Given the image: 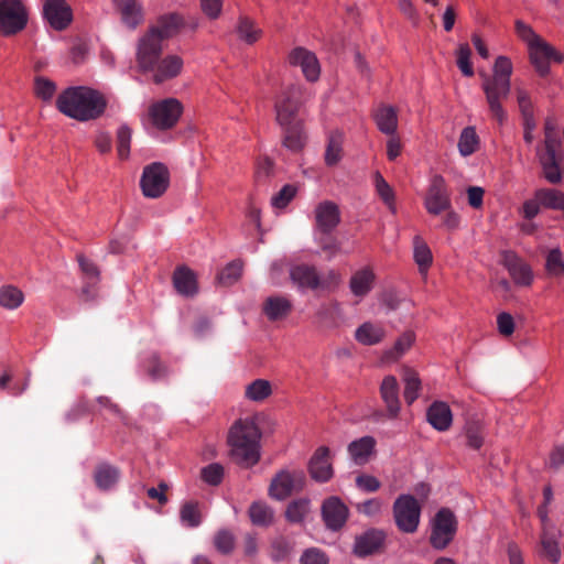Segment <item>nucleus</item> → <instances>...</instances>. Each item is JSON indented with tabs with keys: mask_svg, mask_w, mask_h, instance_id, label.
<instances>
[{
	"mask_svg": "<svg viewBox=\"0 0 564 564\" xmlns=\"http://www.w3.org/2000/svg\"><path fill=\"white\" fill-rule=\"evenodd\" d=\"M121 22L129 29H137L144 21L143 6L139 0H112Z\"/></svg>",
	"mask_w": 564,
	"mask_h": 564,
	"instance_id": "nucleus-21",
	"label": "nucleus"
},
{
	"mask_svg": "<svg viewBox=\"0 0 564 564\" xmlns=\"http://www.w3.org/2000/svg\"><path fill=\"white\" fill-rule=\"evenodd\" d=\"M452 206L451 193L443 176L434 175L424 196V207L431 216H440Z\"/></svg>",
	"mask_w": 564,
	"mask_h": 564,
	"instance_id": "nucleus-12",
	"label": "nucleus"
},
{
	"mask_svg": "<svg viewBox=\"0 0 564 564\" xmlns=\"http://www.w3.org/2000/svg\"><path fill=\"white\" fill-rule=\"evenodd\" d=\"M163 46H155L153 42H143L137 45L135 61L139 69L150 74L155 84H162L181 75L184 59L177 54L162 56Z\"/></svg>",
	"mask_w": 564,
	"mask_h": 564,
	"instance_id": "nucleus-4",
	"label": "nucleus"
},
{
	"mask_svg": "<svg viewBox=\"0 0 564 564\" xmlns=\"http://www.w3.org/2000/svg\"><path fill=\"white\" fill-rule=\"evenodd\" d=\"M273 172V162L267 158H259L256 163V178L265 181Z\"/></svg>",
	"mask_w": 564,
	"mask_h": 564,
	"instance_id": "nucleus-63",
	"label": "nucleus"
},
{
	"mask_svg": "<svg viewBox=\"0 0 564 564\" xmlns=\"http://www.w3.org/2000/svg\"><path fill=\"white\" fill-rule=\"evenodd\" d=\"M535 197L542 207L564 210V193L554 188H541L535 192Z\"/></svg>",
	"mask_w": 564,
	"mask_h": 564,
	"instance_id": "nucleus-43",
	"label": "nucleus"
},
{
	"mask_svg": "<svg viewBox=\"0 0 564 564\" xmlns=\"http://www.w3.org/2000/svg\"><path fill=\"white\" fill-rule=\"evenodd\" d=\"M236 31L239 40L249 45L254 44L262 36V30L253 20L246 17H242L238 20Z\"/></svg>",
	"mask_w": 564,
	"mask_h": 564,
	"instance_id": "nucleus-38",
	"label": "nucleus"
},
{
	"mask_svg": "<svg viewBox=\"0 0 564 564\" xmlns=\"http://www.w3.org/2000/svg\"><path fill=\"white\" fill-rule=\"evenodd\" d=\"M384 540L381 531L371 530L356 539L355 553L359 556L369 555L380 549Z\"/></svg>",
	"mask_w": 564,
	"mask_h": 564,
	"instance_id": "nucleus-33",
	"label": "nucleus"
},
{
	"mask_svg": "<svg viewBox=\"0 0 564 564\" xmlns=\"http://www.w3.org/2000/svg\"><path fill=\"white\" fill-rule=\"evenodd\" d=\"M288 62L293 67H299L308 82H317L321 76V64L315 53L305 47H295L288 55Z\"/></svg>",
	"mask_w": 564,
	"mask_h": 564,
	"instance_id": "nucleus-15",
	"label": "nucleus"
},
{
	"mask_svg": "<svg viewBox=\"0 0 564 564\" xmlns=\"http://www.w3.org/2000/svg\"><path fill=\"white\" fill-rule=\"evenodd\" d=\"M343 142L344 135L341 132L334 131L329 134L325 151V163L328 166H334L341 160Z\"/></svg>",
	"mask_w": 564,
	"mask_h": 564,
	"instance_id": "nucleus-42",
	"label": "nucleus"
},
{
	"mask_svg": "<svg viewBox=\"0 0 564 564\" xmlns=\"http://www.w3.org/2000/svg\"><path fill=\"white\" fill-rule=\"evenodd\" d=\"M402 379L404 382L403 397L405 402L411 405L420 395L421 380L419 373L409 367L402 369Z\"/></svg>",
	"mask_w": 564,
	"mask_h": 564,
	"instance_id": "nucleus-36",
	"label": "nucleus"
},
{
	"mask_svg": "<svg viewBox=\"0 0 564 564\" xmlns=\"http://www.w3.org/2000/svg\"><path fill=\"white\" fill-rule=\"evenodd\" d=\"M467 445L473 449H479L484 444L482 426L478 423H469L465 430Z\"/></svg>",
	"mask_w": 564,
	"mask_h": 564,
	"instance_id": "nucleus-55",
	"label": "nucleus"
},
{
	"mask_svg": "<svg viewBox=\"0 0 564 564\" xmlns=\"http://www.w3.org/2000/svg\"><path fill=\"white\" fill-rule=\"evenodd\" d=\"M291 310V301L285 296H270L263 303V313L270 321L285 318Z\"/></svg>",
	"mask_w": 564,
	"mask_h": 564,
	"instance_id": "nucleus-34",
	"label": "nucleus"
},
{
	"mask_svg": "<svg viewBox=\"0 0 564 564\" xmlns=\"http://www.w3.org/2000/svg\"><path fill=\"white\" fill-rule=\"evenodd\" d=\"M516 32L517 35L527 43L530 61L541 75H545L549 72L551 59L558 63L563 61V56L538 35L530 25L522 21H517Z\"/></svg>",
	"mask_w": 564,
	"mask_h": 564,
	"instance_id": "nucleus-6",
	"label": "nucleus"
},
{
	"mask_svg": "<svg viewBox=\"0 0 564 564\" xmlns=\"http://www.w3.org/2000/svg\"><path fill=\"white\" fill-rule=\"evenodd\" d=\"M200 477L206 484L217 486L223 480L224 468L216 463L209 464L200 470Z\"/></svg>",
	"mask_w": 564,
	"mask_h": 564,
	"instance_id": "nucleus-54",
	"label": "nucleus"
},
{
	"mask_svg": "<svg viewBox=\"0 0 564 564\" xmlns=\"http://www.w3.org/2000/svg\"><path fill=\"white\" fill-rule=\"evenodd\" d=\"M513 65L508 56L500 55L495 59L492 74L480 73L481 88L488 104L489 112L502 126L507 120V112L502 106L511 90V76Z\"/></svg>",
	"mask_w": 564,
	"mask_h": 564,
	"instance_id": "nucleus-2",
	"label": "nucleus"
},
{
	"mask_svg": "<svg viewBox=\"0 0 564 564\" xmlns=\"http://www.w3.org/2000/svg\"><path fill=\"white\" fill-rule=\"evenodd\" d=\"M387 336L384 326L377 322H365L355 330V339L364 346L380 344Z\"/></svg>",
	"mask_w": 564,
	"mask_h": 564,
	"instance_id": "nucleus-26",
	"label": "nucleus"
},
{
	"mask_svg": "<svg viewBox=\"0 0 564 564\" xmlns=\"http://www.w3.org/2000/svg\"><path fill=\"white\" fill-rule=\"evenodd\" d=\"M249 517L256 525L265 527L273 521V511L264 502L256 501L249 508Z\"/></svg>",
	"mask_w": 564,
	"mask_h": 564,
	"instance_id": "nucleus-46",
	"label": "nucleus"
},
{
	"mask_svg": "<svg viewBox=\"0 0 564 564\" xmlns=\"http://www.w3.org/2000/svg\"><path fill=\"white\" fill-rule=\"evenodd\" d=\"M349 510L338 497H329L322 505V517L330 530H339L347 521Z\"/></svg>",
	"mask_w": 564,
	"mask_h": 564,
	"instance_id": "nucleus-18",
	"label": "nucleus"
},
{
	"mask_svg": "<svg viewBox=\"0 0 564 564\" xmlns=\"http://www.w3.org/2000/svg\"><path fill=\"white\" fill-rule=\"evenodd\" d=\"M308 471L311 477L319 482H326L333 477L330 451L327 446H319L314 452L308 463Z\"/></svg>",
	"mask_w": 564,
	"mask_h": 564,
	"instance_id": "nucleus-19",
	"label": "nucleus"
},
{
	"mask_svg": "<svg viewBox=\"0 0 564 564\" xmlns=\"http://www.w3.org/2000/svg\"><path fill=\"white\" fill-rule=\"evenodd\" d=\"M413 258L419 272L426 275L433 263V254L427 243L420 236L413 238Z\"/></svg>",
	"mask_w": 564,
	"mask_h": 564,
	"instance_id": "nucleus-35",
	"label": "nucleus"
},
{
	"mask_svg": "<svg viewBox=\"0 0 564 564\" xmlns=\"http://www.w3.org/2000/svg\"><path fill=\"white\" fill-rule=\"evenodd\" d=\"M308 94L301 85H290L282 89L274 99L275 120L279 126L305 122L304 105Z\"/></svg>",
	"mask_w": 564,
	"mask_h": 564,
	"instance_id": "nucleus-5",
	"label": "nucleus"
},
{
	"mask_svg": "<svg viewBox=\"0 0 564 564\" xmlns=\"http://www.w3.org/2000/svg\"><path fill=\"white\" fill-rule=\"evenodd\" d=\"M290 278L299 289H317L318 274L313 267L306 264L295 265L290 271Z\"/></svg>",
	"mask_w": 564,
	"mask_h": 564,
	"instance_id": "nucleus-32",
	"label": "nucleus"
},
{
	"mask_svg": "<svg viewBox=\"0 0 564 564\" xmlns=\"http://www.w3.org/2000/svg\"><path fill=\"white\" fill-rule=\"evenodd\" d=\"M183 113V105L176 98H165L150 105L148 109L149 122L159 130L173 128Z\"/></svg>",
	"mask_w": 564,
	"mask_h": 564,
	"instance_id": "nucleus-7",
	"label": "nucleus"
},
{
	"mask_svg": "<svg viewBox=\"0 0 564 564\" xmlns=\"http://www.w3.org/2000/svg\"><path fill=\"white\" fill-rule=\"evenodd\" d=\"M457 521L454 513L446 508L441 509L431 522L430 543L434 549H445L454 539Z\"/></svg>",
	"mask_w": 564,
	"mask_h": 564,
	"instance_id": "nucleus-9",
	"label": "nucleus"
},
{
	"mask_svg": "<svg viewBox=\"0 0 564 564\" xmlns=\"http://www.w3.org/2000/svg\"><path fill=\"white\" fill-rule=\"evenodd\" d=\"M172 280L175 290L183 296H194L198 291L196 274L187 267H177Z\"/></svg>",
	"mask_w": 564,
	"mask_h": 564,
	"instance_id": "nucleus-28",
	"label": "nucleus"
},
{
	"mask_svg": "<svg viewBox=\"0 0 564 564\" xmlns=\"http://www.w3.org/2000/svg\"><path fill=\"white\" fill-rule=\"evenodd\" d=\"M498 330L502 336H511L514 332V321L509 313H500L497 316Z\"/></svg>",
	"mask_w": 564,
	"mask_h": 564,
	"instance_id": "nucleus-64",
	"label": "nucleus"
},
{
	"mask_svg": "<svg viewBox=\"0 0 564 564\" xmlns=\"http://www.w3.org/2000/svg\"><path fill=\"white\" fill-rule=\"evenodd\" d=\"M296 188L292 185H285L281 191L274 195L271 199V204L274 208L282 209L294 198Z\"/></svg>",
	"mask_w": 564,
	"mask_h": 564,
	"instance_id": "nucleus-57",
	"label": "nucleus"
},
{
	"mask_svg": "<svg viewBox=\"0 0 564 564\" xmlns=\"http://www.w3.org/2000/svg\"><path fill=\"white\" fill-rule=\"evenodd\" d=\"M545 270L551 276L564 275V258L558 248L552 249L547 252L545 259Z\"/></svg>",
	"mask_w": 564,
	"mask_h": 564,
	"instance_id": "nucleus-48",
	"label": "nucleus"
},
{
	"mask_svg": "<svg viewBox=\"0 0 564 564\" xmlns=\"http://www.w3.org/2000/svg\"><path fill=\"white\" fill-rule=\"evenodd\" d=\"M304 480L305 477L302 470L282 469L272 478L269 486V496L275 500H284L293 491L302 489Z\"/></svg>",
	"mask_w": 564,
	"mask_h": 564,
	"instance_id": "nucleus-13",
	"label": "nucleus"
},
{
	"mask_svg": "<svg viewBox=\"0 0 564 564\" xmlns=\"http://www.w3.org/2000/svg\"><path fill=\"white\" fill-rule=\"evenodd\" d=\"M340 281V274L337 271L330 270L322 276L318 275L317 289L334 290L338 286Z\"/></svg>",
	"mask_w": 564,
	"mask_h": 564,
	"instance_id": "nucleus-62",
	"label": "nucleus"
},
{
	"mask_svg": "<svg viewBox=\"0 0 564 564\" xmlns=\"http://www.w3.org/2000/svg\"><path fill=\"white\" fill-rule=\"evenodd\" d=\"M376 273L372 268L364 267L357 270L350 278L349 288L357 297H365L373 288Z\"/></svg>",
	"mask_w": 564,
	"mask_h": 564,
	"instance_id": "nucleus-29",
	"label": "nucleus"
},
{
	"mask_svg": "<svg viewBox=\"0 0 564 564\" xmlns=\"http://www.w3.org/2000/svg\"><path fill=\"white\" fill-rule=\"evenodd\" d=\"M416 339L415 333L413 330H406L402 333L393 346L382 354V361L384 362H395L398 361L405 352H408L411 347L414 345Z\"/></svg>",
	"mask_w": 564,
	"mask_h": 564,
	"instance_id": "nucleus-30",
	"label": "nucleus"
},
{
	"mask_svg": "<svg viewBox=\"0 0 564 564\" xmlns=\"http://www.w3.org/2000/svg\"><path fill=\"white\" fill-rule=\"evenodd\" d=\"M118 470L107 464L99 465L94 474L95 482L101 490L112 488L118 480Z\"/></svg>",
	"mask_w": 564,
	"mask_h": 564,
	"instance_id": "nucleus-44",
	"label": "nucleus"
},
{
	"mask_svg": "<svg viewBox=\"0 0 564 564\" xmlns=\"http://www.w3.org/2000/svg\"><path fill=\"white\" fill-rule=\"evenodd\" d=\"M262 431L257 414L239 417L227 433L230 458L243 468L257 465L261 458Z\"/></svg>",
	"mask_w": 564,
	"mask_h": 564,
	"instance_id": "nucleus-1",
	"label": "nucleus"
},
{
	"mask_svg": "<svg viewBox=\"0 0 564 564\" xmlns=\"http://www.w3.org/2000/svg\"><path fill=\"white\" fill-rule=\"evenodd\" d=\"M541 545H542L543 554L551 562L556 563L560 560L561 551H560L557 542L554 539L546 536V534L544 533L542 535Z\"/></svg>",
	"mask_w": 564,
	"mask_h": 564,
	"instance_id": "nucleus-60",
	"label": "nucleus"
},
{
	"mask_svg": "<svg viewBox=\"0 0 564 564\" xmlns=\"http://www.w3.org/2000/svg\"><path fill=\"white\" fill-rule=\"evenodd\" d=\"M310 512V500L308 499H297L292 501L286 510H285V517L288 521L290 522H301L304 520V518Z\"/></svg>",
	"mask_w": 564,
	"mask_h": 564,
	"instance_id": "nucleus-49",
	"label": "nucleus"
},
{
	"mask_svg": "<svg viewBox=\"0 0 564 564\" xmlns=\"http://www.w3.org/2000/svg\"><path fill=\"white\" fill-rule=\"evenodd\" d=\"M380 481L377 477L368 474H360L356 477V486L366 492H375L380 488Z\"/></svg>",
	"mask_w": 564,
	"mask_h": 564,
	"instance_id": "nucleus-61",
	"label": "nucleus"
},
{
	"mask_svg": "<svg viewBox=\"0 0 564 564\" xmlns=\"http://www.w3.org/2000/svg\"><path fill=\"white\" fill-rule=\"evenodd\" d=\"M224 0H199L203 13L209 20H217L223 12Z\"/></svg>",
	"mask_w": 564,
	"mask_h": 564,
	"instance_id": "nucleus-59",
	"label": "nucleus"
},
{
	"mask_svg": "<svg viewBox=\"0 0 564 564\" xmlns=\"http://www.w3.org/2000/svg\"><path fill=\"white\" fill-rule=\"evenodd\" d=\"M34 93L37 98L44 101L51 100L56 93V85L54 82L39 76L34 80Z\"/></svg>",
	"mask_w": 564,
	"mask_h": 564,
	"instance_id": "nucleus-53",
	"label": "nucleus"
},
{
	"mask_svg": "<svg viewBox=\"0 0 564 564\" xmlns=\"http://www.w3.org/2000/svg\"><path fill=\"white\" fill-rule=\"evenodd\" d=\"M427 422L438 432H445L453 424V413L449 405L443 401L433 402L426 412Z\"/></svg>",
	"mask_w": 564,
	"mask_h": 564,
	"instance_id": "nucleus-25",
	"label": "nucleus"
},
{
	"mask_svg": "<svg viewBox=\"0 0 564 564\" xmlns=\"http://www.w3.org/2000/svg\"><path fill=\"white\" fill-rule=\"evenodd\" d=\"M56 107L69 118L89 121L102 116L107 100L101 93L89 87H69L57 97Z\"/></svg>",
	"mask_w": 564,
	"mask_h": 564,
	"instance_id": "nucleus-3",
	"label": "nucleus"
},
{
	"mask_svg": "<svg viewBox=\"0 0 564 564\" xmlns=\"http://www.w3.org/2000/svg\"><path fill=\"white\" fill-rule=\"evenodd\" d=\"M214 544L217 551L227 554L231 552L235 546L234 535L227 530H221L215 535Z\"/></svg>",
	"mask_w": 564,
	"mask_h": 564,
	"instance_id": "nucleus-58",
	"label": "nucleus"
},
{
	"mask_svg": "<svg viewBox=\"0 0 564 564\" xmlns=\"http://www.w3.org/2000/svg\"><path fill=\"white\" fill-rule=\"evenodd\" d=\"M317 323L324 328H335L341 318V308L337 302H332L319 308L316 314Z\"/></svg>",
	"mask_w": 564,
	"mask_h": 564,
	"instance_id": "nucleus-39",
	"label": "nucleus"
},
{
	"mask_svg": "<svg viewBox=\"0 0 564 564\" xmlns=\"http://www.w3.org/2000/svg\"><path fill=\"white\" fill-rule=\"evenodd\" d=\"M377 441L373 436L366 435L354 440L347 446L349 458L355 465L368 464L377 454Z\"/></svg>",
	"mask_w": 564,
	"mask_h": 564,
	"instance_id": "nucleus-20",
	"label": "nucleus"
},
{
	"mask_svg": "<svg viewBox=\"0 0 564 564\" xmlns=\"http://www.w3.org/2000/svg\"><path fill=\"white\" fill-rule=\"evenodd\" d=\"M183 18L177 13L163 14L139 39L138 44L149 41L153 42L155 46H163V41L175 35L183 26Z\"/></svg>",
	"mask_w": 564,
	"mask_h": 564,
	"instance_id": "nucleus-11",
	"label": "nucleus"
},
{
	"mask_svg": "<svg viewBox=\"0 0 564 564\" xmlns=\"http://www.w3.org/2000/svg\"><path fill=\"white\" fill-rule=\"evenodd\" d=\"M536 155L542 166L545 180L552 184H557L562 180V173L555 154V144L547 140V149H536Z\"/></svg>",
	"mask_w": 564,
	"mask_h": 564,
	"instance_id": "nucleus-23",
	"label": "nucleus"
},
{
	"mask_svg": "<svg viewBox=\"0 0 564 564\" xmlns=\"http://www.w3.org/2000/svg\"><path fill=\"white\" fill-rule=\"evenodd\" d=\"M373 184L377 195L384 203L388 209L392 213H397L395 194L393 188L384 180L380 172L373 174Z\"/></svg>",
	"mask_w": 564,
	"mask_h": 564,
	"instance_id": "nucleus-40",
	"label": "nucleus"
},
{
	"mask_svg": "<svg viewBox=\"0 0 564 564\" xmlns=\"http://www.w3.org/2000/svg\"><path fill=\"white\" fill-rule=\"evenodd\" d=\"M132 131L128 126H121L117 131V154L120 160H127L130 154Z\"/></svg>",
	"mask_w": 564,
	"mask_h": 564,
	"instance_id": "nucleus-51",
	"label": "nucleus"
},
{
	"mask_svg": "<svg viewBox=\"0 0 564 564\" xmlns=\"http://www.w3.org/2000/svg\"><path fill=\"white\" fill-rule=\"evenodd\" d=\"M480 145L479 135L474 127H466L462 130L458 139V151L463 156H469L478 151Z\"/></svg>",
	"mask_w": 564,
	"mask_h": 564,
	"instance_id": "nucleus-41",
	"label": "nucleus"
},
{
	"mask_svg": "<svg viewBox=\"0 0 564 564\" xmlns=\"http://www.w3.org/2000/svg\"><path fill=\"white\" fill-rule=\"evenodd\" d=\"M380 397L386 405L387 417L394 420L399 416L401 403L399 383L394 376H386L380 384Z\"/></svg>",
	"mask_w": 564,
	"mask_h": 564,
	"instance_id": "nucleus-22",
	"label": "nucleus"
},
{
	"mask_svg": "<svg viewBox=\"0 0 564 564\" xmlns=\"http://www.w3.org/2000/svg\"><path fill=\"white\" fill-rule=\"evenodd\" d=\"M242 262L232 261L228 263L217 275V280L223 285H231L239 280L242 273Z\"/></svg>",
	"mask_w": 564,
	"mask_h": 564,
	"instance_id": "nucleus-50",
	"label": "nucleus"
},
{
	"mask_svg": "<svg viewBox=\"0 0 564 564\" xmlns=\"http://www.w3.org/2000/svg\"><path fill=\"white\" fill-rule=\"evenodd\" d=\"M373 120L380 132L392 135L398 130V109L390 105H380L373 110Z\"/></svg>",
	"mask_w": 564,
	"mask_h": 564,
	"instance_id": "nucleus-27",
	"label": "nucleus"
},
{
	"mask_svg": "<svg viewBox=\"0 0 564 564\" xmlns=\"http://www.w3.org/2000/svg\"><path fill=\"white\" fill-rule=\"evenodd\" d=\"M505 267L516 285L530 286L532 284L533 272L531 267L516 254H506Z\"/></svg>",
	"mask_w": 564,
	"mask_h": 564,
	"instance_id": "nucleus-24",
	"label": "nucleus"
},
{
	"mask_svg": "<svg viewBox=\"0 0 564 564\" xmlns=\"http://www.w3.org/2000/svg\"><path fill=\"white\" fill-rule=\"evenodd\" d=\"M25 24L26 12L19 0L0 2V34H14L22 30Z\"/></svg>",
	"mask_w": 564,
	"mask_h": 564,
	"instance_id": "nucleus-14",
	"label": "nucleus"
},
{
	"mask_svg": "<svg viewBox=\"0 0 564 564\" xmlns=\"http://www.w3.org/2000/svg\"><path fill=\"white\" fill-rule=\"evenodd\" d=\"M180 518L182 523L186 527H198L202 522V513L198 502H185L180 510Z\"/></svg>",
	"mask_w": 564,
	"mask_h": 564,
	"instance_id": "nucleus-47",
	"label": "nucleus"
},
{
	"mask_svg": "<svg viewBox=\"0 0 564 564\" xmlns=\"http://www.w3.org/2000/svg\"><path fill=\"white\" fill-rule=\"evenodd\" d=\"M514 94L522 117L533 116V105L530 93L524 87L517 86Z\"/></svg>",
	"mask_w": 564,
	"mask_h": 564,
	"instance_id": "nucleus-56",
	"label": "nucleus"
},
{
	"mask_svg": "<svg viewBox=\"0 0 564 564\" xmlns=\"http://www.w3.org/2000/svg\"><path fill=\"white\" fill-rule=\"evenodd\" d=\"M43 12L50 25L58 31L65 30L73 21V10L66 0H45Z\"/></svg>",
	"mask_w": 564,
	"mask_h": 564,
	"instance_id": "nucleus-16",
	"label": "nucleus"
},
{
	"mask_svg": "<svg viewBox=\"0 0 564 564\" xmlns=\"http://www.w3.org/2000/svg\"><path fill=\"white\" fill-rule=\"evenodd\" d=\"M272 392V384L265 379H256L245 387V398L256 403L265 401Z\"/></svg>",
	"mask_w": 564,
	"mask_h": 564,
	"instance_id": "nucleus-37",
	"label": "nucleus"
},
{
	"mask_svg": "<svg viewBox=\"0 0 564 564\" xmlns=\"http://www.w3.org/2000/svg\"><path fill=\"white\" fill-rule=\"evenodd\" d=\"M304 124L305 122L280 126L283 131V144L285 148L293 152H299L304 148L306 142Z\"/></svg>",
	"mask_w": 564,
	"mask_h": 564,
	"instance_id": "nucleus-31",
	"label": "nucleus"
},
{
	"mask_svg": "<svg viewBox=\"0 0 564 564\" xmlns=\"http://www.w3.org/2000/svg\"><path fill=\"white\" fill-rule=\"evenodd\" d=\"M393 516L399 530L413 533L421 518V505L411 495H401L393 503Z\"/></svg>",
	"mask_w": 564,
	"mask_h": 564,
	"instance_id": "nucleus-8",
	"label": "nucleus"
},
{
	"mask_svg": "<svg viewBox=\"0 0 564 564\" xmlns=\"http://www.w3.org/2000/svg\"><path fill=\"white\" fill-rule=\"evenodd\" d=\"M315 226L322 234L332 232L340 223L339 206L332 200H324L314 209Z\"/></svg>",
	"mask_w": 564,
	"mask_h": 564,
	"instance_id": "nucleus-17",
	"label": "nucleus"
},
{
	"mask_svg": "<svg viewBox=\"0 0 564 564\" xmlns=\"http://www.w3.org/2000/svg\"><path fill=\"white\" fill-rule=\"evenodd\" d=\"M170 172L162 163H152L143 169L140 187L148 198H159L169 188Z\"/></svg>",
	"mask_w": 564,
	"mask_h": 564,
	"instance_id": "nucleus-10",
	"label": "nucleus"
},
{
	"mask_svg": "<svg viewBox=\"0 0 564 564\" xmlns=\"http://www.w3.org/2000/svg\"><path fill=\"white\" fill-rule=\"evenodd\" d=\"M471 50L468 44H460L456 51L457 66L466 77L474 76V68L470 62Z\"/></svg>",
	"mask_w": 564,
	"mask_h": 564,
	"instance_id": "nucleus-52",
	"label": "nucleus"
},
{
	"mask_svg": "<svg viewBox=\"0 0 564 564\" xmlns=\"http://www.w3.org/2000/svg\"><path fill=\"white\" fill-rule=\"evenodd\" d=\"M24 301L23 292L13 285L0 288V306L7 310L18 308Z\"/></svg>",
	"mask_w": 564,
	"mask_h": 564,
	"instance_id": "nucleus-45",
	"label": "nucleus"
}]
</instances>
